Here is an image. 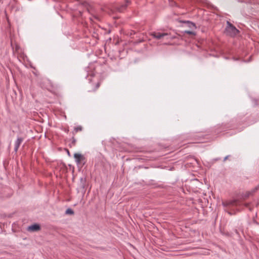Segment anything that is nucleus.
<instances>
[{
    "mask_svg": "<svg viewBox=\"0 0 259 259\" xmlns=\"http://www.w3.org/2000/svg\"><path fill=\"white\" fill-rule=\"evenodd\" d=\"M101 81L99 80L96 82H95L94 84H93V87L89 91L90 92H94L96 91L100 86Z\"/></svg>",
    "mask_w": 259,
    "mask_h": 259,
    "instance_id": "9",
    "label": "nucleus"
},
{
    "mask_svg": "<svg viewBox=\"0 0 259 259\" xmlns=\"http://www.w3.org/2000/svg\"><path fill=\"white\" fill-rule=\"evenodd\" d=\"M245 205L246 206H247L248 204H245Z\"/></svg>",
    "mask_w": 259,
    "mask_h": 259,
    "instance_id": "19",
    "label": "nucleus"
},
{
    "mask_svg": "<svg viewBox=\"0 0 259 259\" xmlns=\"http://www.w3.org/2000/svg\"><path fill=\"white\" fill-rule=\"evenodd\" d=\"M40 229L39 225L37 224H34L30 226L28 228V230L30 231H37L39 230Z\"/></svg>",
    "mask_w": 259,
    "mask_h": 259,
    "instance_id": "7",
    "label": "nucleus"
},
{
    "mask_svg": "<svg viewBox=\"0 0 259 259\" xmlns=\"http://www.w3.org/2000/svg\"><path fill=\"white\" fill-rule=\"evenodd\" d=\"M184 33L190 35H195V33L194 31L190 30H185L184 31Z\"/></svg>",
    "mask_w": 259,
    "mask_h": 259,
    "instance_id": "14",
    "label": "nucleus"
},
{
    "mask_svg": "<svg viewBox=\"0 0 259 259\" xmlns=\"http://www.w3.org/2000/svg\"><path fill=\"white\" fill-rule=\"evenodd\" d=\"M74 158L75 159V161L77 164H84V160L85 157L83 155L81 154L75 153L74 154Z\"/></svg>",
    "mask_w": 259,
    "mask_h": 259,
    "instance_id": "4",
    "label": "nucleus"
},
{
    "mask_svg": "<svg viewBox=\"0 0 259 259\" xmlns=\"http://www.w3.org/2000/svg\"><path fill=\"white\" fill-rule=\"evenodd\" d=\"M41 85L42 88L51 92H54L57 89V86L53 84L52 81L48 79H43L41 83Z\"/></svg>",
    "mask_w": 259,
    "mask_h": 259,
    "instance_id": "3",
    "label": "nucleus"
},
{
    "mask_svg": "<svg viewBox=\"0 0 259 259\" xmlns=\"http://www.w3.org/2000/svg\"><path fill=\"white\" fill-rule=\"evenodd\" d=\"M227 24L225 32L227 35L235 36L239 32V30L230 22L227 21Z\"/></svg>",
    "mask_w": 259,
    "mask_h": 259,
    "instance_id": "1",
    "label": "nucleus"
},
{
    "mask_svg": "<svg viewBox=\"0 0 259 259\" xmlns=\"http://www.w3.org/2000/svg\"><path fill=\"white\" fill-rule=\"evenodd\" d=\"M23 141V138L20 137L17 139L16 141L15 142V148H14V151L16 152H17L20 145L21 144V143Z\"/></svg>",
    "mask_w": 259,
    "mask_h": 259,
    "instance_id": "6",
    "label": "nucleus"
},
{
    "mask_svg": "<svg viewBox=\"0 0 259 259\" xmlns=\"http://www.w3.org/2000/svg\"><path fill=\"white\" fill-rule=\"evenodd\" d=\"M128 1H126V4L124 5H114L109 8L108 13L109 15L114 13L116 12H122L126 9L127 6Z\"/></svg>",
    "mask_w": 259,
    "mask_h": 259,
    "instance_id": "2",
    "label": "nucleus"
},
{
    "mask_svg": "<svg viewBox=\"0 0 259 259\" xmlns=\"http://www.w3.org/2000/svg\"><path fill=\"white\" fill-rule=\"evenodd\" d=\"M82 130V127L81 126H78L77 127H75L74 129V131L75 133H77L78 132L81 131Z\"/></svg>",
    "mask_w": 259,
    "mask_h": 259,
    "instance_id": "13",
    "label": "nucleus"
},
{
    "mask_svg": "<svg viewBox=\"0 0 259 259\" xmlns=\"http://www.w3.org/2000/svg\"><path fill=\"white\" fill-rule=\"evenodd\" d=\"M73 142L75 143V140L74 139V138H73Z\"/></svg>",
    "mask_w": 259,
    "mask_h": 259,
    "instance_id": "18",
    "label": "nucleus"
},
{
    "mask_svg": "<svg viewBox=\"0 0 259 259\" xmlns=\"http://www.w3.org/2000/svg\"><path fill=\"white\" fill-rule=\"evenodd\" d=\"M229 157V155L226 156L224 159V161H225L227 159H228V157Z\"/></svg>",
    "mask_w": 259,
    "mask_h": 259,
    "instance_id": "15",
    "label": "nucleus"
},
{
    "mask_svg": "<svg viewBox=\"0 0 259 259\" xmlns=\"http://www.w3.org/2000/svg\"><path fill=\"white\" fill-rule=\"evenodd\" d=\"M206 135H196L195 137H197V140L198 141V142L199 143H204L205 141H204V140L205 139V136Z\"/></svg>",
    "mask_w": 259,
    "mask_h": 259,
    "instance_id": "11",
    "label": "nucleus"
},
{
    "mask_svg": "<svg viewBox=\"0 0 259 259\" xmlns=\"http://www.w3.org/2000/svg\"><path fill=\"white\" fill-rule=\"evenodd\" d=\"M67 154H68V155L70 156V152H69V150H67Z\"/></svg>",
    "mask_w": 259,
    "mask_h": 259,
    "instance_id": "17",
    "label": "nucleus"
},
{
    "mask_svg": "<svg viewBox=\"0 0 259 259\" xmlns=\"http://www.w3.org/2000/svg\"><path fill=\"white\" fill-rule=\"evenodd\" d=\"M224 206L230 207L240 205V202L238 200H232L223 202Z\"/></svg>",
    "mask_w": 259,
    "mask_h": 259,
    "instance_id": "5",
    "label": "nucleus"
},
{
    "mask_svg": "<svg viewBox=\"0 0 259 259\" xmlns=\"http://www.w3.org/2000/svg\"><path fill=\"white\" fill-rule=\"evenodd\" d=\"M66 214H74V211L73 210L71 209V208H68L66 210V212H65Z\"/></svg>",
    "mask_w": 259,
    "mask_h": 259,
    "instance_id": "12",
    "label": "nucleus"
},
{
    "mask_svg": "<svg viewBox=\"0 0 259 259\" xmlns=\"http://www.w3.org/2000/svg\"><path fill=\"white\" fill-rule=\"evenodd\" d=\"M167 34L165 33H160V32H154L152 34V35L154 36V38H156L157 39H160L162 37L167 35Z\"/></svg>",
    "mask_w": 259,
    "mask_h": 259,
    "instance_id": "8",
    "label": "nucleus"
},
{
    "mask_svg": "<svg viewBox=\"0 0 259 259\" xmlns=\"http://www.w3.org/2000/svg\"><path fill=\"white\" fill-rule=\"evenodd\" d=\"M182 22L187 24V26L191 29H195L196 28L195 24L191 21H184Z\"/></svg>",
    "mask_w": 259,
    "mask_h": 259,
    "instance_id": "10",
    "label": "nucleus"
},
{
    "mask_svg": "<svg viewBox=\"0 0 259 259\" xmlns=\"http://www.w3.org/2000/svg\"><path fill=\"white\" fill-rule=\"evenodd\" d=\"M133 32L134 33H135V32L134 31H133V30H131V32H130L131 35H132Z\"/></svg>",
    "mask_w": 259,
    "mask_h": 259,
    "instance_id": "16",
    "label": "nucleus"
}]
</instances>
